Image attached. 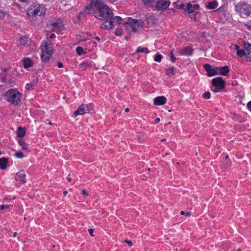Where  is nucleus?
Listing matches in <instances>:
<instances>
[{"label":"nucleus","instance_id":"obj_1","mask_svg":"<svg viewBox=\"0 0 251 251\" xmlns=\"http://www.w3.org/2000/svg\"><path fill=\"white\" fill-rule=\"evenodd\" d=\"M90 4L85 6L84 13L89 14L93 11L94 7L96 8L98 12H95L93 15L98 19L103 21L111 20L114 14L111 9L100 0H90Z\"/></svg>","mask_w":251,"mask_h":251},{"label":"nucleus","instance_id":"obj_2","mask_svg":"<svg viewBox=\"0 0 251 251\" xmlns=\"http://www.w3.org/2000/svg\"><path fill=\"white\" fill-rule=\"evenodd\" d=\"M4 97L7 101L18 105L21 102L22 94L16 89H10L5 92Z\"/></svg>","mask_w":251,"mask_h":251},{"label":"nucleus","instance_id":"obj_3","mask_svg":"<svg viewBox=\"0 0 251 251\" xmlns=\"http://www.w3.org/2000/svg\"><path fill=\"white\" fill-rule=\"evenodd\" d=\"M46 8L43 5H30L27 9V14L31 17L44 15Z\"/></svg>","mask_w":251,"mask_h":251},{"label":"nucleus","instance_id":"obj_4","mask_svg":"<svg viewBox=\"0 0 251 251\" xmlns=\"http://www.w3.org/2000/svg\"><path fill=\"white\" fill-rule=\"evenodd\" d=\"M235 10L241 15L249 16L251 13V6L246 2L241 1L235 5Z\"/></svg>","mask_w":251,"mask_h":251},{"label":"nucleus","instance_id":"obj_5","mask_svg":"<svg viewBox=\"0 0 251 251\" xmlns=\"http://www.w3.org/2000/svg\"><path fill=\"white\" fill-rule=\"evenodd\" d=\"M93 105L92 103H90L89 105L82 104L74 112V114L75 116H77L84 113H90L93 110Z\"/></svg>","mask_w":251,"mask_h":251},{"label":"nucleus","instance_id":"obj_6","mask_svg":"<svg viewBox=\"0 0 251 251\" xmlns=\"http://www.w3.org/2000/svg\"><path fill=\"white\" fill-rule=\"evenodd\" d=\"M211 83L212 86L217 87L221 89L224 88L226 85L225 81L222 77L220 76L212 79L211 80Z\"/></svg>","mask_w":251,"mask_h":251},{"label":"nucleus","instance_id":"obj_7","mask_svg":"<svg viewBox=\"0 0 251 251\" xmlns=\"http://www.w3.org/2000/svg\"><path fill=\"white\" fill-rule=\"evenodd\" d=\"M170 1L166 0H159L156 3V8L158 11H162L168 8L170 5Z\"/></svg>","mask_w":251,"mask_h":251},{"label":"nucleus","instance_id":"obj_8","mask_svg":"<svg viewBox=\"0 0 251 251\" xmlns=\"http://www.w3.org/2000/svg\"><path fill=\"white\" fill-rule=\"evenodd\" d=\"M203 68L207 72V75L208 76H212L218 75L217 67L213 68L211 65L209 64H205Z\"/></svg>","mask_w":251,"mask_h":251},{"label":"nucleus","instance_id":"obj_9","mask_svg":"<svg viewBox=\"0 0 251 251\" xmlns=\"http://www.w3.org/2000/svg\"><path fill=\"white\" fill-rule=\"evenodd\" d=\"M200 8V5L198 3H195L192 4L191 3L189 2L187 3L186 6L185 7L184 11L188 13V14H192L193 13H195V11L196 10H199Z\"/></svg>","mask_w":251,"mask_h":251},{"label":"nucleus","instance_id":"obj_10","mask_svg":"<svg viewBox=\"0 0 251 251\" xmlns=\"http://www.w3.org/2000/svg\"><path fill=\"white\" fill-rule=\"evenodd\" d=\"M15 179L17 181H20L21 183H25L26 182L25 171L21 170L17 173L15 176Z\"/></svg>","mask_w":251,"mask_h":251},{"label":"nucleus","instance_id":"obj_11","mask_svg":"<svg viewBox=\"0 0 251 251\" xmlns=\"http://www.w3.org/2000/svg\"><path fill=\"white\" fill-rule=\"evenodd\" d=\"M44 51L48 53V55H52L53 53V45L49 41H47L44 46Z\"/></svg>","mask_w":251,"mask_h":251},{"label":"nucleus","instance_id":"obj_12","mask_svg":"<svg viewBox=\"0 0 251 251\" xmlns=\"http://www.w3.org/2000/svg\"><path fill=\"white\" fill-rule=\"evenodd\" d=\"M106 20V21L103 22L101 25L100 28H104L106 30L112 29L114 26V21L111 20H109L110 21H108V20Z\"/></svg>","mask_w":251,"mask_h":251},{"label":"nucleus","instance_id":"obj_13","mask_svg":"<svg viewBox=\"0 0 251 251\" xmlns=\"http://www.w3.org/2000/svg\"><path fill=\"white\" fill-rule=\"evenodd\" d=\"M218 75H227L229 72V69L228 66L224 67H217Z\"/></svg>","mask_w":251,"mask_h":251},{"label":"nucleus","instance_id":"obj_14","mask_svg":"<svg viewBox=\"0 0 251 251\" xmlns=\"http://www.w3.org/2000/svg\"><path fill=\"white\" fill-rule=\"evenodd\" d=\"M166 98L164 96H159L153 100V104L155 105H162L166 103Z\"/></svg>","mask_w":251,"mask_h":251},{"label":"nucleus","instance_id":"obj_15","mask_svg":"<svg viewBox=\"0 0 251 251\" xmlns=\"http://www.w3.org/2000/svg\"><path fill=\"white\" fill-rule=\"evenodd\" d=\"M51 25H52L53 29L57 30H61L64 28L62 22L60 20H56L53 22Z\"/></svg>","mask_w":251,"mask_h":251},{"label":"nucleus","instance_id":"obj_16","mask_svg":"<svg viewBox=\"0 0 251 251\" xmlns=\"http://www.w3.org/2000/svg\"><path fill=\"white\" fill-rule=\"evenodd\" d=\"M193 50L189 47H186L181 50L180 53L182 55H191L193 53Z\"/></svg>","mask_w":251,"mask_h":251},{"label":"nucleus","instance_id":"obj_17","mask_svg":"<svg viewBox=\"0 0 251 251\" xmlns=\"http://www.w3.org/2000/svg\"><path fill=\"white\" fill-rule=\"evenodd\" d=\"M22 62L24 67L25 69H27L28 68L31 67L33 65V61L31 60V59L27 57L24 58L23 59Z\"/></svg>","mask_w":251,"mask_h":251},{"label":"nucleus","instance_id":"obj_18","mask_svg":"<svg viewBox=\"0 0 251 251\" xmlns=\"http://www.w3.org/2000/svg\"><path fill=\"white\" fill-rule=\"evenodd\" d=\"M137 19H132L131 17L128 18L127 22L124 24L126 25V28L129 29V26H136L137 23L135 22Z\"/></svg>","mask_w":251,"mask_h":251},{"label":"nucleus","instance_id":"obj_19","mask_svg":"<svg viewBox=\"0 0 251 251\" xmlns=\"http://www.w3.org/2000/svg\"><path fill=\"white\" fill-rule=\"evenodd\" d=\"M8 158L5 157L0 158V169L5 170L7 167Z\"/></svg>","mask_w":251,"mask_h":251},{"label":"nucleus","instance_id":"obj_20","mask_svg":"<svg viewBox=\"0 0 251 251\" xmlns=\"http://www.w3.org/2000/svg\"><path fill=\"white\" fill-rule=\"evenodd\" d=\"M218 5V2L216 0L208 1L206 5V7L209 9H214L217 7Z\"/></svg>","mask_w":251,"mask_h":251},{"label":"nucleus","instance_id":"obj_21","mask_svg":"<svg viewBox=\"0 0 251 251\" xmlns=\"http://www.w3.org/2000/svg\"><path fill=\"white\" fill-rule=\"evenodd\" d=\"M16 132L18 137H23L26 133L25 129L24 127L20 126L18 128Z\"/></svg>","mask_w":251,"mask_h":251},{"label":"nucleus","instance_id":"obj_22","mask_svg":"<svg viewBox=\"0 0 251 251\" xmlns=\"http://www.w3.org/2000/svg\"><path fill=\"white\" fill-rule=\"evenodd\" d=\"M51 55H48V53L44 51V49H42V53L41 54V59L43 62H47L50 59Z\"/></svg>","mask_w":251,"mask_h":251},{"label":"nucleus","instance_id":"obj_23","mask_svg":"<svg viewBox=\"0 0 251 251\" xmlns=\"http://www.w3.org/2000/svg\"><path fill=\"white\" fill-rule=\"evenodd\" d=\"M244 48L247 52V56L250 57L251 55V44L249 43H245L244 44Z\"/></svg>","mask_w":251,"mask_h":251},{"label":"nucleus","instance_id":"obj_24","mask_svg":"<svg viewBox=\"0 0 251 251\" xmlns=\"http://www.w3.org/2000/svg\"><path fill=\"white\" fill-rule=\"evenodd\" d=\"M150 52V50L148 49L147 48H142L141 47H138L136 50V53L144 52L149 53Z\"/></svg>","mask_w":251,"mask_h":251},{"label":"nucleus","instance_id":"obj_25","mask_svg":"<svg viewBox=\"0 0 251 251\" xmlns=\"http://www.w3.org/2000/svg\"><path fill=\"white\" fill-rule=\"evenodd\" d=\"M143 4L147 6H151L154 3L155 0H142Z\"/></svg>","mask_w":251,"mask_h":251},{"label":"nucleus","instance_id":"obj_26","mask_svg":"<svg viewBox=\"0 0 251 251\" xmlns=\"http://www.w3.org/2000/svg\"><path fill=\"white\" fill-rule=\"evenodd\" d=\"M231 165V162L230 160H225L224 161L222 164V168L226 170L228 169Z\"/></svg>","mask_w":251,"mask_h":251},{"label":"nucleus","instance_id":"obj_27","mask_svg":"<svg viewBox=\"0 0 251 251\" xmlns=\"http://www.w3.org/2000/svg\"><path fill=\"white\" fill-rule=\"evenodd\" d=\"M19 144L22 147L23 150H27L28 149V145L22 139L19 140Z\"/></svg>","mask_w":251,"mask_h":251},{"label":"nucleus","instance_id":"obj_28","mask_svg":"<svg viewBox=\"0 0 251 251\" xmlns=\"http://www.w3.org/2000/svg\"><path fill=\"white\" fill-rule=\"evenodd\" d=\"M35 85V83L33 82H31L29 83H27L25 86V89L27 91L33 90L34 89V86Z\"/></svg>","mask_w":251,"mask_h":251},{"label":"nucleus","instance_id":"obj_29","mask_svg":"<svg viewBox=\"0 0 251 251\" xmlns=\"http://www.w3.org/2000/svg\"><path fill=\"white\" fill-rule=\"evenodd\" d=\"M175 68L174 67H171L168 68L166 70V74L168 76H170L171 75H175L174 73Z\"/></svg>","mask_w":251,"mask_h":251},{"label":"nucleus","instance_id":"obj_30","mask_svg":"<svg viewBox=\"0 0 251 251\" xmlns=\"http://www.w3.org/2000/svg\"><path fill=\"white\" fill-rule=\"evenodd\" d=\"M237 55L239 57H243L244 55H247L246 53L245 52V51L244 50L241 49V50H238L236 52Z\"/></svg>","mask_w":251,"mask_h":251},{"label":"nucleus","instance_id":"obj_31","mask_svg":"<svg viewBox=\"0 0 251 251\" xmlns=\"http://www.w3.org/2000/svg\"><path fill=\"white\" fill-rule=\"evenodd\" d=\"M198 13L195 12L192 14H189V17L191 18L193 20L196 22H199V19L196 17V15Z\"/></svg>","mask_w":251,"mask_h":251},{"label":"nucleus","instance_id":"obj_32","mask_svg":"<svg viewBox=\"0 0 251 251\" xmlns=\"http://www.w3.org/2000/svg\"><path fill=\"white\" fill-rule=\"evenodd\" d=\"M112 20L115 21L118 24H122L123 21V19L121 17H119V16H115L114 17H113V16H112V19H111V20Z\"/></svg>","mask_w":251,"mask_h":251},{"label":"nucleus","instance_id":"obj_33","mask_svg":"<svg viewBox=\"0 0 251 251\" xmlns=\"http://www.w3.org/2000/svg\"><path fill=\"white\" fill-rule=\"evenodd\" d=\"M76 51L78 55H81L83 53H84V50L82 47L79 46L76 48Z\"/></svg>","mask_w":251,"mask_h":251},{"label":"nucleus","instance_id":"obj_34","mask_svg":"<svg viewBox=\"0 0 251 251\" xmlns=\"http://www.w3.org/2000/svg\"><path fill=\"white\" fill-rule=\"evenodd\" d=\"M162 59V56L158 53L155 55L154 60L157 62H160Z\"/></svg>","mask_w":251,"mask_h":251},{"label":"nucleus","instance_id":"obj_35","mask_svg":"<svg viewBox=\"0 0 251 251\" xmlns=\"http://www.w3.org/2000/svg\"><path fill=\"white\" fill-rule=\"evenodd\" d=\"M137 23V26L138 27H141L144 26V22L141 20L137 19L135 21Z\"/></svg>","mask_w":251,"mask_h":251},{"label":"nucleus","instance_id":"obj_36","mask_svg":"<svg viewBox=\"0 0 251 251\" xmlns=\"http://www.w3.org/2000/svg\"><path fill=\"white\" fill-rule=\"evenodd\" d=\"M14 155L19 158H22L24 156L23 152L21 151L16 152L15 153Z\"/></svg>","mask_w":251,"mask_h":251},{"label":"nucleus","instance_id":"obj_37","mask_svg":"<svg viewBox=\"0 0 251 251\" xmlns=\"http://www.w3.org/2000/svg\"><path fill=\"white\" fill-rule=\"evenodd\" d=\"M115 33L118 36H121L123 33V29L121 28H117L115 31Z\"/></svg>","mask_w":251,"mask_h":251},{"label":"nucleus","instance_id":"obj_38","mask_svg":"<svg viewBox=\"0 0 251 251\" xmlns=\"http://www.w3.org/2000/svg\"><path fill=\"white\" fill-rule=\"evenodd\" d=\"M27 38L25 37H21L20 38V44L25 46L26 44L25 40Z\"/></svg>","mask_w":251,"mask_h":251},{"label":"nucleus","instance_id":"obj_39","mask_svg":"<svg viewBox=\"0 0 251 251\" xmlns=\"http://www.w3.org/2000/svg\"><path fill=\"white\" fill-rule=\"evenodd\" d=\"M210 96H211V95H210V92H207L203 94V98H204L205 99L208 100L210 98Z\"/></svg>","mask_w":251,"mask_h":251},{"label":"nucleus","instance_id":"obj_40","mask_svg":"<svg viewBox=\"0 0 251 251\" xmlns=\"http://www.w3.org/2000/svg\"><path fill=\"white\" fill-rule=\"evenodd\" d=\"M244 24L248 29L251 30V21H248Z\"/></svg>","mask_w":251,"mask_h":251},{"label":"nucleus","instance_id":"obj_41","mask_svg":"<svg viewBox=\"0 0 251 251\" xmlns=\"http://www.w3.org/2000/svg\"><path fill=\"white\" fill-rule=\"evenodd\" d=\"M87 65H88V63L84 62H82L81 63H80L79 66L80 68H84V69H86Z\"/></svg>","mask_w":251,"mask_h":251},{"label":"nucleus","instance_id":"obj_42","mask_svg":"<svg viewBox=\"0 0 251 251\" xmlns=\"http://www.w3.org/2000/svg\"><path fill=\"white\" fill-rule=\"evenodd\" d=\"M211 89L212 91H213L214 93H217L219 92L220 90H221V89H219L217 87L212 86V85L211 87Z\"/></svg>","mask_w":251,"mask_h":251},{"label":"nucleus","instance_id":"obj_43","mask_svg":"<svg viewBox=\"0 0 251 251\" xmlns=\"http://www.w3.org/2000/svg\"><path fill=\"white\" fill-rule=\"evenodd\" d=\"M180 214L181 215H185L186 216L189 217V216H190L191 215V212H186V213L184 211H181Z\"/></svg>","mask_w":251,"mask_h":251},{"label":"nucleus","instance_id":"obj_44","mask_svg":"<svg viewBox=\"0 0 251 251\" xmlns=\"http://www.w3.org/2000/svg\"><path fill=\"white\" fill-rule=\"evenodd\" d=\"M171 60L172 62H175L176 60V57L174 56V54H173V52L172 51L171 53Z\"/></svg>","mask_w":251,"mask_h":251},{"label":"nucleus","instance_id":"obj_45","mask_svg":"<svg viewBox=\"0 0 251 251\" xmlns=\"http://www.w3.org/2000/svg\"><path fill=\"white\" fill-rule=\"evenodd\" d=\"M95 38L98 41H100V40H101V39L99 37H98V36H97ZM101 40H102L101 42L104 41L105 40V37H101Z\"/></svg>","mask_w":251,"mask_h":251},{"label":"nucleus","instance_id":"obj_46","mask_svg":"<svg viewBox=\"0 0 251 251\" xmlns=\"http://www.w3.org/2000/svg\"><path fill=\"white\" fill-rule=\"evenodd\" d=\"M224 11V7L223 6L220 7L216 10V11L221 12L222 13H223Z\"/></svg>","mask_w":251,"mask_h":251},{"label":"nucleus","instance_id":"obj_47","mask_svg":"<svg viewBox=\"0 0 251 251\" xmlns=\"http://www.w3.org/2000/svg\"><path fill=\"white\" fill-rule=\"evenodd\" d=\"M125 242L126 243L127 245L130 247H131L132 245V243L130 240H128L126 239L125 240Z\"/></svg>","mask_w":251,"mask_h":251},{"label":"nucleus","instance_id":"obj_48","mask_svg":"<svg viewBox=\"0 0 251 251\" xmlns=\"http://www.w3.org/2000/svg\"><path fill=\"white\" fill-rule=\"evenodd\" d=\"M129 28H131V30L133 32H135L137 30L136 26H129Z\"/></svg>","mask_w":251,"mask_h":251},{"label":"nucleus","instance_id":"obj_49","mask_svg":"<svg viewBox=\"0 0 251 251\" xmlns=\"http://www.w3.org/2000/svg\"><path fill=\"white\" fill-rule=\"evenodd\" d=\"M88 232L92 236H94V235H93V232H94V229H92V228H89L88 229Z\"/></svg>","mask_w":251,"mask_h":251},{"label":"nucleus","instance_id":"obj_50","mask_svg":"<svg viewBox=\"0 0 251 251\" xmlns=\"http://www.w3.org/2000/svg\"><path fill=\"white\" fill-rule=\"evenodd\" d=\"M247 107L251 111V100L247 103Z\"/></svg>","mask_w":251,"mask_h":251},{"label":"nucleus","instance_id":"obj_51","mask_svg":"<svg viewBox=\"0 0 251 251\" xmlns=\"http://www.w3.org/2000/svg\"><path fill=\"white\" fill-rule=\"evenodd\" d=\"M57 64L58 67L60 68H62L63 67V64L60 62H58Z\"/></svg>","mask_w":251,"mask_h":251},{"label":"nucleus","instance_id":"obj_52","mask_svg":"<svg viewBox=\"0 0 251 251\" xmlns=\"http://www.w3.org/2000/svg\"><path fill=\"white\" fill-rule=\"evenodd\" d=\"M185 6H186V5H185V4H180L179 5V8H180V9H183L184 10V9H185Z\"/></svg>","mask_w":251,"mask_h":251},{"label":"nucleus","instance_id":"obj_53","mask_svg":"<svg viewBox=\"0 0 251 251\" xmlns=\"http://www.w3.org/2000/svg\"><path fill=\"white\" fill-rule=\"evenodd\" d=\"M82 194L85 195H86V196H88V194H87V193L86 192V190H85V189H83L82 190Z\"/></svg>","mask_w":251,"mask_h":251},{"label":"nucleus","instance_id":"obj_54","mask_svg":"<svg viewBox=\"0 0 251 251\" xmlns=\"http://www.w3.org/2000/svg\"><path fill=\"white\" fill-rule=\"evenodd\" d=\"M3 16H4V12L2 10H0V17H3Z\"/></svg>","mask_w":251,"mask_h":251},{"label":"nucleus","instance_id":"obj_55","mask_svg":"<svg viewBox=\"0 0 251 251\" xmlns=\"http://www.w3.org/2000/svg\"><path fill=\"white\" fill-rule=\"evenodd\" d=\"M67 181H69V182H71V181L72 179H71V178L70 177V175H69V176L67 177Z\"/></svg>","mask_w":251,"mask_h":251},{"label":"nucleus","instance_id":"obj_56","mask_svg":"<svg viewBox=\"0 0 251 251\" xmlns=\"http://www.w3.org/2000/svg\"><path fill=\"white\" fill-rule=\"evenodd\" d=\"M55 37V34L54 33H51L50 35V38H53Z\"/></svg>","mask_w":251,"mask_h":251},{"label":"nucleus","instance_id":"obj_57","mask_svg":"<svg viewBox=\"0 0 251 251\" xmlns=\"http://www.w3.org/2000/svg\"><path fill=\"white\" fill-rule=\"evenodd\" d=\"M160 121V119L159 118H156L155 119V123H159Z\"/></svg>","mask_w":251,"mask_h":251},{"label":"nucleus","instance_id":"obj_58","mask_svg":"<svg viewBox=\"0 0 251 251\" xmlns=\"http://www.w3.org/2000/svg\"><path fill=\"white\" fill-rule=\"evenodd\" d=\"M0 209L1 210H3L4 209H5V205H3V204H2L0 206Z\"/></svg>","mask_w":251,"mask_h":251},{"label":"nucleus","instance_id":"obj_59","mask_svg":"<svg viewBox=\"0 0 251 251\" xmlns=\"http://www.w3.org/2000/svg\"><path fill=\"white\" fill-rule=\"evenodd\" d=\"M107 0L108 2L111 3H114L116 1V0Z\"/></svg>","mask_w":251,"mask_h":251},{"label":"nucleus","instance_id":"obj_60","mask_svg":"<svg viewBox=\"0 0 251 251\" xmlns=\"http://www.w3.org/2000/svg\"><path fill=\"white\" fill-rule=\"evenodd\" d=\"M130 37V36L129 35H128V36H126L125 38L126 39V40H128L129 38Z\"/></svg>","mask_w":251,"mask_h":251},{"label":"nucleus","instance_id":"obj_61","mask_svg":"<svg viewBox=\"0 0 251 251\" xmlns=\"http://www.w3.org/2000/svg\"><path fill=\"white\" fill-rule=\"evenodd\" d=\"M126 112H127L129 111V109L128 108H126L125 110Z\"/></svg>","mask_w":251,"mask_h":251},{"label":"nucleus","instance_id":"obj_62","mask_svg":"<svg viewBox=\"0 0 251 251\" xmlns=\"http://www.w3.org/2000/svg\"><path fill=\"white\" fill-rule=\"evenodd\" d=\"M228 155H226V156H225V159H226V160H228Z\"/></svg>","mask_w":251,"mask_h":251},{"label":"nucleus","instance_id":"obj_63","mask_svg":"<svg viewBox=\"0 0 251 251\" xmlns=\"http://www.w3.org/2000/svg\"><path fill=\"white\" fill-rule=\"evenodd\" d=\"M67 193H68L67 191H64L63 192V194H64V195H66L67 194Z\"/></svg>","mask_w":251,"mask_h":251},{"label":"nucleus","instance_id":"obj_64","mask_svg":"<svg viewBox=\"0 0 251 251\" xmlns=\"http://www.w3.org/2000/svg\"><path fill=\"white\" fill-rule=\"evenodd\" d=\"M235 49L237 50H240L239 49V47L238 46H236V48H235Z\"/></svg>","mask_w":251,"mask_h":251}]
</instances>
